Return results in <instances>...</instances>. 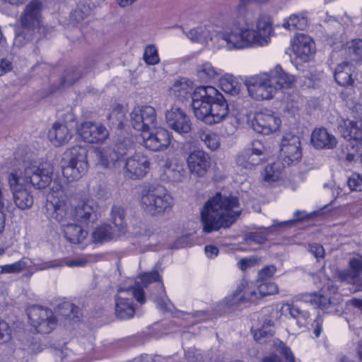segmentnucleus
Instances as JSON below:
<instances>
[{
    "label": "nucleus",
    "instance_id": "f257e3e1",
    "mask_svg": "<svg viewBox=\"0 0 362 362\" xmlns=\"http://www.w3.org/2000/svg\"><path fill=\"white\" fill-rule=\"evenodd\" d=\"M52 174V168L48 164L37 165L36 163L25 164L19 175L11 173L8 181L16 206L21 210L30 209L33 204V197L26 188L27 185L37 189L45 188L51 182Z\"/></svg>",
    "mask_w": 362,
    "mask_h": 362
},
{
    "label": "nucleus",
    "instance_id": "f03ea898",
    "mask_svg": "<svg viewBox=\"0 0 362 362\" xmlns=\"http://www.w3.org/2000/svg\"><path fill=\"white\" fill-rule=\"evenodd\" d=\"M241 211L237 197L216 193L205 203L201 211L204 231L209 233L221 228L230 227Z\"/></svg>",
    "mask_w": 362,
    "mask_h": 362
},
{
    "label": "nucleus",
    "instance_id": "7ed1b4c3",
    "mask_svg": "<svg viewBox=\"0 0 362 362\" xmlns=\"http://www.w3.org/2000/svg\"><path fill=\"white\" fill-rule=\"evenodd\" d=\"M45 209L47 216H51L61 223L64 237L71 244H79L87 236L81 226L73 223V213H68L67 196L62 186L54 181L47 195Z\"/></svg>",
    "mask_w": 362,
    "mask_h": 362
},
{
    "label": "nucleus",
    "instance_id": "20e7f679",
    "mask_svg": "<svg viewBox=\"0 0 362 362\" xmlns=\"http://www.w3.org/2000/svg\"><path fill=\"white\" fill-rule=\"evenodd\" d=\"M272 32L270 17L266 14H261L256 21V30L247 25L246 28L233 29L230 33H219L217 37L224 42L228 49H241L252 45H267Z\"/></svg>",
    "mask_w": 362,
    "mask_h": 362
},
{
    "label": "nucleus",
    "instance_id": "39448f33",
    "mask_svg": "<svg viewBox=\"0 0 362 362\" xmlns=\"http://www.w3.org/2000/svg\"><path fill=\"white\" fill-rule=\"evenodd\" d=\"M160 276L159 273H141L135 280L134 286L127 288L120 287L118 289V293L115 297V314L121 320L132 318L135 313L133 306L132 298L128 296L134 298L139 303H145V296L143 291L144 287H147L148 284L158 282L156 287L158 294L164 292V287L160 282Z\"/></svg>",
    "mask_w": 362,
    "mask_h": 362
},
{
    "label": "nucleus",
    "instance_id": "423d86ee",
    "mask_svg": "<svg viewBox=\"0 0 362 362\" xmlns=\"http://www.w3.org/2000/svg\"><path fill=\"white\" fill-rule=\"evenodd\" d=\"M140 204L146 213L158 216L170 209L173 199L163 187L151 185L142 190Z\"/></svg>",
    "mask_w": 362,
    "mask_h": 362
},
{
    "label": "nucleus",
    "instance_id": "0eeeda50",
    "mask_svg": "<svg viewBox=\"0 0 362 362\" xmlns=\"http://www.w3.org/2000/svg\"><path fill=\"white\" fill-rule=\"evenodd\" d=\"M64 177L69 182L80 179L87 172L88 164L85 148L74 146L63 154L61 162Z\"/></svg>",
    "mask_w": 362,
    "mask_h": 362
},
{
    "label": "nucleus",
    "instance_id": "6e6552de",
    "mask_svg": "<svg viewBox=\"0 0 362 362\" xmlns=\"http://www.w3.org/2000/svg\"><path fill=\"white\" fill-rule=\"evenodd\" d=\"M259 298L255 288H252L249 282L244 278L238 286L236 290L226 296L221 304L230 310H235L243 306L257 303Z\"/></svg>",
    "mask_w": 362,
    "mask_h": 362
},
{
    "label": "nucleus",
    "instance_id": "1a4fd4ad",
    "mask_svg": "<svg viewBox=\"0 0 362 362\" xmlns=\"http://www.w3.org/2000/svg\"><path fill=\"white\" fill-rule=\"evenodd\" d=\"M30 324L41 334H48L56 327L57 319L52 310L42 306L33 305L27 308Z\"/></svg>",
    "mask_w": 362,
    "mask_h": 362
},
{
    "label": "nucleus",
    "instance_id": "9d476101",
    "mask_svg": "<svg viewBox=\"0 0 362 362\" xmlns=\"http://www.w3.org/2000/svg\"><path fill=\"white\" fill-rule=\"evenodd\" d=\"M249 95L256 100H269L276 93L267 72L250 76L245 81Z\"/></svg>",
    "mask_w": 362,
    "mask_h": 362
},
{
    "label": "nucleus",
    "instance_id": "9b49d317",
    "mask_svg": "<svg viewBox=\"0 0 362 362\" xmlns=\"http://www.w3.org/2000/svg\"><path fill=\"white\" fill-rule=\"evenodd\" d=\"M322 275L319 276L318 274L313 276L315 284L318 287V279L320 281L328 280L326 286L321 288L320 293H308L302 296V300L306 302H310L317 305V308L324 310L325 312H329L332 305L335 304L336 302L331 296L332 293L336 291V288L333 286L332 283L327 278L325 273H322Z\"/></svg>",
    "mask_w": 362,
    "mask_h": 362
},
{
    "label": "nucleus",
    "instance_id": "f8f14e48",
    "mask_svg": "<svg viewBox=\"0 0 362 362\" xmlns=\"http://www.w3.org/2000/svg\"><path fill=\"white\" fill-rule=\"evenodd\" d=\"M216 95V89L213 86H199L194 90L192 107L198 119L205 122L207 115L210 113L211 103Z\"/></svg>",
    "mask_w": 362,
    "mask_h": 362
},
{
    "label": "nucleus",
    "instance_id": "ddd939ff",
    "mask_svg": "<svg viewBox=\"0 0 362 362\" xmlns=\"http://www.w3.org/2000/svg\"><path fill=\"white\" fill-rule=\"evenodd\" d=\"M130 116L133 128L142 133L149 132L157 124L156 111L150 105L134 107Z\"/></svg>",
    "mask_w": 362,
    "mask_h": 362
},
{
    "label": "nucleus",
    "instance_id": "4468645a",
    "mask_svg": "<svg viewBox=\"0 0 362 362\" xmlns=\"http://www.w3.org/2000/svg\"><path fill=\"white\" fill-rule=\"evenodd\" d=\"M144 146L153 151L166 150L171 142L170 133L163 127L151 129L148 132L142 133Z\"/></svg>",
    "mask_w": 362,
    "mask_h": 362
},
{
    "label": "nucleus",
    "instance_id": "2eb2a0df",
    "mask_svg": "<svg viewBox=\"0 0 362 362\" xmlns=\"http://www.w3.org/2000/svg\"><path fill=\"white\" fill-rule=\"evenodd\" d=\"M68 213H73V219L83 223H93L97 218L98 205L93 199H83L74 206L67 203Z\"/></svg>",
    "mask_w": 362,
    "mask_h": 362
},
{
    "label": "nucleus",
    "instance_id": "dca6fc26",
    "mask_svg": "<svg viewBox=\"0 0 362 362\" xmlns=\"http://www.w3.org/2000/svg\"><path fill=\"white\" fill-rule=\"evenodd\" d=\"M281 119L271 111L255 113L251 121L252 128L255 132L268 135L277 131L281 125Z\"/></svg>",
    "mask_w": 362,
    "mask_h": 362
},
{
    "label": "nucleus",
    "instance_id": "f3484780",
    "mask_svg": "<svg viewBox=\"0 0 362 362\" xmlns=\"http://www.w3.org/2000/svg\"><path fill=\"white\" fill-rule=\"evenodd\" d=\"M187 168L189 173L196 177H203L211 165L209 155L202 150H194L187 158Z\"/></svg>",
    "mask_w": 362,
    "mask_h": 362
},
{
    "label": "nucleus",
    "instance_id": "a211bd4d",
    "mask_svg": "<svg viewBox=\"0 0 362 362\" xmlns=\"http://www.w3.org/2000/svg\"><path fill=\"white\" fill-rule=\"evenodd\" d=\"M266 148L263 144L258 140L252 143L251 148L241 151L236 157V163L244 168H251L259 164Z\"/></svg>",
    "mask_w": 362,
    "mask_h": 362
},
{
    "label": "nucleus",
    "instance_id": "6ab92c4d",
    "mask_svg": "<svg viewBox=\"0 0 362 362\" xmlns=\"http://www.w3.org/2000/svg\"><path fill=\"white\" fill-rule=\"evenodd\" d=\"M281 155L283 161L289 165L294 161H298L302 156L300 141L298 136L286 134L281 140Z\"/></svg>",
    "mask_w": 362,
    "mask_h": 362
},
{
    "label": "nucleus",
    "instance_id": "aec40b11",
    "mask_svg": "<svg viewBox=\"0 0 362 362\" xmlns=\"http://www.w3.org/2000/svg\"><path fill=\"white\" fill-rule=\"evenodd\" d=\"M165 119L168 127L179 134H186L191 130L190 119L180 107H172L170 110H167Z\"/></svg>",
    "mask_w": 362,
    "mask_h": 362
},
{
    "label": "nucleus",
    "instance_id": "412c9836",
    "mask_svg": "<svg viewBox=\"0 0 362 362\" xmlns=\"http://www.w3.org/2000/svg\"><path fill=\"white\" fill-rule=\"evenodd\" d=\"M78 132L84 141L90 144L103 142L109 134L105 126L89 121L82 123Z\"/></svg>",
    "mask_w": 362,
    "mask_h": 362
},
{
    "label": "nucleus",
    "instance_id": "4be33fe9",
    "mask_svg": "<svg viewBox=\"0 0 362 362\" xmlns=\"http://www.w3.org/2000/svg\"><path fill=\"white\" fill-rule=\"evenodd\" d=\"M213 102L211 103L209 112L207 115L205 123L213 124L218 123L224 119L229 112L228 105L223 96L216 89V97L213 98Z\"/></svg>",
    "mask_w": 362,
    "mask_h": 362
},
{
    "label": "nucleus",
    "instance_id": "5701e85b",
    "mask_svg": "<svg viewBox=\"0 0 362 362\" xmlns=\"http://www.w3.org/2000/svg\"><path fill=\"white\" fill-rule=\"evenodd\" d=\"M127 144L121 143L114 148L106 147L95 151V156L104 167H107L110 163H115L122 159L127 154L130 148Z\"/></svg>",
    "mask_w": 362,
    "mask_h": 362
},
{
    "label": "nucleus",
    "instance_id": "b1692460",
    "mask_svg": "<svg viewBox=\"0 0 362 362\" xmlns=\"http://www.w3.org/2000/svg\"><path fill=\"white\" fill-rule=\"evenodd\" d=\"M353 112L356 121L346 120L344 122L342 134L348 139L362 141V105H355Z\"/></svg>",
    "mask_w": 362,
    "mask_h": 362
},
{
    "label": "nucleus",
    "instance_id": "393cba45",
    "mask_svg": "<svg viewBox=\"0 0 362 362\" xmlns=\"http://www.w3.org/2000/svg\"><path fill=\"white\" fill-rule=\"evenodd\" d=\"M230 33V31L217 32L214 33V26L213 25H206L198 26L195 28L191 29L188 33L187 37L194 42H197L202 44H206L209 40H213L214 39L217 40L220 43L221 47H225L224 42L222 40H218L217 35L219 33Z\"/></svg>",
    "mask_w": 362,
    "mask_h": 362
},
{
    "label": "nucleus",
    "instance_id": "a878e982",
    "mask_svg": "<svg viewBox=\"0 0 362 362\" xmlns=\"http://www.w3.org/2000/svg\"><path fill=\"white\" fill-rule=\"evenodd\" d=\"M41 6L39 0H33L25 6L21 18V23L28 32L33 30L39 25Z\"/></svg>",
    "mask_w": 362,
    "mask_h": 362
},
{
    "label": "nucleus",
    "instance_id": "bb28decb",
    "mask_svg": "<svg viewBox=\"0 0 362 362\" xmlns=\"http://www.w3.org/2000/svg\"><path fill=\"white\" fill-rule=\"evenodd\" d=\"M148 168L149 161L148 158L140 153H135L132 157L128 158L125 163L127 172L132 179L144 177Z\"/></svg>",
    "mask_w": 362,
    "mask_h": 362
},
{
    "label": "nucleus",
    "instance_id": "cd10ccee",
    "mask_svg": "<svg viewBox=\"0 0 362 362\" xmlns=\"http://www.w3.org/2000/svg\"><path fill=\"white\" fill-rule=\"evenodd\" d=\"M310 142L317 149H334L337 144L336 137L325 128H318L313 131Z\"/></svg>",
    "mask_w": 362,
    "mask_h": 362
},
{
    "label": "nucleus",
    "instance_id": "c85d7f7f",
    "mask_svg": "<svg viewBox=\"0 0 362 362\" xmlns=\"http://www.w3.org/2000/svg\"><path fill=\"white\" fill-rule=\"evenodd\" d=\"M292 49L297 57L305 62L315 52V44L310 36L299 34L293 40Z\"/></svg>",
    "mask_w": 362,
    "mask_h": 362
},
{
    "label": "nucleus",
    "instance_id": "c756f323",
    "mask_svg": "<svg viewBox=\"0 0 362 362\" xmlns=\"http://www.w3.org/2000/svg\"><path fill=\"white\" fill-rule=\"evenodd\" d=\"M267 74L269 75L276 92L281 88H291L296 82L295 76L285 72L279 65H276Z\"/></svg>",
    "mask_w": 362,
    "mask_h": 362
},
{
    "label": "nucleus",
    "instance_id": "7c9ffc66",
    "mask_svg": "<svg viewBox=\"0 0 362 362\" xmlns=\"http://www.w3.org/2000/svg\"><path fill=\"white\" fill-rule=\"evenodd\" d=\"M48 138L55 146H59L69 141L71 134L65 124L55 122L48 132Z\"/></svg>",
    "mask_w": 362,
    "mask_h": 362
},
{
    "label": "nucleus",
    "instance_id": "2f4dec72",
    "mask_svg": "<svg viewBox=\"0 0 362 362\" xmlns=\"http://www.w3.org/2000/svg\"><path fill=\"white\" fill-rule=\"evenodd\" d=\"M172 95L180 101H185L189 98H192L193 86L189 80L182 78L174 82L170 88Z\"/></svg>",
    "mask_w": 362,
    "mask_h": 362
},
{
    "label": "nucleus",
    "instance_id": "473e14b6",
    "mask_svg": "<svg viewBox=\"0 0 362 362\" xmlns=\"http://www.w3.org/2000/svg\"><path fill=\"white\" fill-rule=\"evenodd\" d=\"M269 273H258V277L256 281L257 296L259 299L265 296L274 295L278 293V287L276 284L269 281L268 278L272 275L267 276Z\"/></svg>",
    "mask_w": 362,
    "mask_h": 362
},
{
    "label": "nucleus",
    "instance_id": "72a5a7b5",
    "mask_svg": "<svg viewBox=\"0 0 362 362\" xmlns=\"http://www.w3.org/2000/svg\"><path fill=\"white\" fill-rule=\"evenodd\" d=\"M353 65L349 62H343L337 65L334 71V78L341 86H350L353 83Z\"/></svg>",
    "mask_w": 362,
    "mask_h": 362
},
{
    "label": "nucleus",
    "instance_id": "f704fd0d",
    "mask_svg": "<svg viewBox=\"0 0 362 362\" xmlns=\"http://www.w3.org/2000/svg\"><path fill=\"white\" fill-rule=\"evenodd\" d=\"M126 210L122 204H114L110 211V220L119 233H124L127 228Z\"/></svg>",
    "mask_w": 362,
    "mask_h": 362
},
{
    "label": "nucleus",
    "instance_id": "c9c22d12",
    "mask_svg": "<svg viewBox=\"0 0 362 362\" xmlns=\"http://www.w3.org/2000/svg\"><path fill=\"white\" fill-rule=\"evenodd\" d=\"M197 72L198 77L204 82L215 80L221 74V69L214 67L212 64L209 62L198 66Z\"/></svg>",
    "mask_w": 362,
    "mask_h": 362
},
{
    "label": "nucleus",
    "instance_id": "e433bc0d",
    "mask_svg": "<svg viewBox=\"0 0 362 362\" xmlns=\"http://www.w3.org/2000/svg\"><path fill=\"white\" fill-rule=\"evenodd\" d=\"M56 313L64 319L74 320L80 317L81 312L78 306L70 302H64L57 305Z\"/></svg>",
    "mask_w": 362,
    "mask_h": 362
},
{
    "label": "nucleus",
    "instance_id": "4c0bfd02",
    "mask_svg": "<svg viewBox=\"0 0 362 362\" xmlns=\"http://www.w3.org/2000/svg\"><path fill=\"white\" fill-rule=\"evenodd\" d=\"M198 138L211 151L216 150L220 146L218 136L207 129H200L197 132Z\"/></svg>",
    "mask_w": 362,
    "mask_h": 362
},
{
    "label": "nucleus",
    "instance_id": "58836bf2",
    "mask_svg": "<svg viewBox=\"0 0 362 362\" xmlns=\"http://www.w3.org/2000/svg\"><path fill=\"white\" fill-rule=\"evenodd\" d=\"M308 25V19L304 13L300 14H292L285 21L283 26L290 30H304Z\"/></svg>",
    "mask_w": 362,
    "mask_h": 362
},
{
    "label": "nucleus",
    "instance_id": "ea45409f",
    "mask_svg": "<svg viewBox=\"0 0 362 362\" xmlns=\"http://www.w3.org/2000/svg\"><path fill=\"white\" fill-rule=\"evenodd\" d=\"M86 263V261L82 260H64V259H58L54 260L51 262H43L40 264H37V267L35 268L36 270H45L49 269H57L60 268L64 265H67L69 267H76V266H83Z\"/></svg>",
    "mask_w": 362,
    "mask_h": 362
},
{
    "label": "nucleus",
    "instance_id": "a19ab883",
    "mask_svg": "<svg viewBox=\"0 0 362 362\" xmlns=\"http://www.w3.org/2000/svg\"><path fill=\"white\" fill-rule=\"evenodd\" d=\"M273 325L272 320H265L262 327L255 331L253 334L255 340L260 344L267 342L274 334Z\"/></svg>",
    "mask_w": 362,
    "mask_h": 362
},
{
    "label": "nucleus",
    "instance_id": "79ce46f5",
    "mask_svg": "<svg viewBox=\"0 0 362 362\" xmlns=\"http://www.w3.org/2000/svg\"><path fill=\"white\" fill-rule=\"evenodd\" d=\"M281 175V165L280 163H273L264 168L263 178L265 182L273 183L279 180Z\"/></svg>",
    "mask_w": 362,
    "mask_h": 362
},
{
    "label": "nucleus",
    "instance_id": "37998d69",
    "mask_svg": "<svg viewBox=\"0 0 362 362\" xmlns=\"http://www.w3.org/2000/svg\"><path fill=\"white\" fill-rule=\"evenodd\" d=\"M163 176L169 182H180L185 177V170L182 165H170L165 168Z\"/></svg>",
    "mask_w": 362,
    "mask_h": 362
},
{
    "label": "nucleus",
    "instance_id": "c03bdc74",
    "mask_svg": "<svg viewBox=\"0 0 362 362\" xmlns=\"http://www.w3.org/2000/svg\"><path fill=\"white\" fill-rule=\"evenodd\" d=\"M221 89L226 93L238 95L240 92V86L235 78L231 75L225 76L220 79Z\"/></svg>",
    "mask_w": 362,
    "mask_h": 362
},
{
    "label": "nucleus",
    "instance_id": "a18cd8bd",
    "mask_svg": "<svg viewBox=\"0 0 362 362\" xmlns=\"http://www.w3.org/2000/svg\"><path fill=\"white\" fill-rule=\"evenodd\" d=\"M95 242L108 241L114 238L115 235L112 226L105 225L97 228L92 233Z\"/></svg>",
    "mask_w": 362,
    "mask_h": 362
},
{
    "label": "nucleus",
    "instance_id": "49530a36",
    "mask_svg": "<svg viewBox=\"0 0 362 362\" xmlns=\"http://www.w3.org/2000/svg\"><path fill=\"white\" fill-rule=\"evenodd\" d=\"M282 308L288 310L291 316L296 318L298 323L301 325H303L305 320L309 317V313L307 311L301 310L299 308L288 303L284 304Z\"/></svg>",
    "mask_w": 362,
    "mask_h": 362
},
{
    "label": "nucleus",
    "instance_id": "de8ad7c7",
    "mask_svg": "<svg viewBox=\"0 0 362 362\" xmlns=\"http://www.w3.org/2000/svg\"><path fill=\"white\" fill-rule=\"evenodd\" d=\"M33 262L28 258H23L18 262L1 267V272H21L31 269Z\"/></svg>",
    "mask_w": 362,
    "mask_h": 362
},
{
    "label": "nucleus",
    "instance_id": "09e8293b",
    "mask_svg": "<svg viewBox=\"0 0 362 362\" xmlns=\"http://www.w3.org/2000/svg\"><path fill=\"white\" fill-rule=\"evenodd\" d=\"M338 279L354 284L362 289V273H337Z\"/></svg>",
    "mask_w": 362,
    "mask_h": 362
},
{
    "label": "nucleus",
    "instance_id": "8fccbe9b",
    "mask_svg": "<svg viewBox=\"0 0 362 362\" xmlns=\"http://www.w3.org/2000/svg\"><path fill=\"white\" fill-rule=\"evenodd\" d=\"M280 352L284 356L286 362H295L294 356L290 349L282 344L280 347ZM262 362H281L280 358L276 355H271L264 357Z\"/></svg>",
    "mask_w": 362,
    "mask_h": 362
},
{
    "label": "nucleus",
    "instance_id": "3c124183",
    "mask_svg": "<svg viewBox=\"0 0 362 362\" xmlns=\"http://www.w3.org/2000/svg\"><path fill=\"white\" fill-rule=\"evenodd\" d=\"M81 77V71L76 68H71L66 71L62 78V83L64 86L72 85Z\"/></svg>",
    "mask_w": 362,
    "mask_h": 362
},
{
    "label": "nucleus",
    "instance_id": "603ef678",
    "mask_svg": "<svg viewBox=\"0 0 362 362\" xmlns=\"http://www.w3.org/2000/svg\"><path fill=\"white\" fill-rule=\"evenodd\" d=\"M348 49L354 60L362 62V40H353Z\"/></svg>",
    "mask_w": 362,
    "mask_h": 362
},
{
    "label": "nucleus",
    "instance_id": "864d4df0",
    "mask_svg": "<svg viewBox=\"0 0 362 362\" xmlns=\"http://www.w3.org/2000/svg\"><path fill=\"white\" fill-rule=\"evenodd\" d=\"M144 59L148 64L155 65L159 62L158 51L154 45H148L144 51Z\"/></svg>",
    "mask_w": 362,
    "mask_h": 362
},
{
    "label": "nucleus",
    "instance_id": "5fc2aeb1",
    "mask_svg": "<svg viewBox=\"0 0 362 362\" xmlns=\"http://www.w3.org/2000/svg\"><path fill=\"white\" fill-rule=\"evenodd\" d=\"M125 115L121 108L114 109L108 116V119L111 121L112 125L118 129L123 128Z\"/></svg>",
    "mask_w": 362,
    "mask_h": 362
},
{
    "label": "nucleus",
    "instance_id": "6e6d98bb",
    "mask_svg": "<svg viewBox=\"0 0 362 362\" xmlns=\"http://www.w3.org/2000/svg\"><path fill=\"white\" fill-rule=\"evenodd\" d=\"M260 258L257 256H252L247 258H242L238 262L239 268L245 271L248 269H251L252 267L255 265H258L259 264Z\"/></svg>",
    "mask_w": 362,
    "mask_h": 362
},
{
    "label": "nucleus",
    "instance_id": "4d7b16f0",
    "mask_svg": "<svg viewBox=\"0 0 362 362\" xmlns=\"http://www.w3.org/2000/svg\"><path fill=\"white\" fill-rule=\"evenodd\" d=\"M347 185L351 191H361L362 190V178L359 175H353L349 178Z\"/></svg>",
    "mask_w": 362,
    "mask_h": 362
},
{
    "label": "nucleus",
    "instance_id": "13d9d810",
    "mask_svg": "<svg viewBox=\"0 0 362 362\" xmlns=\"http://www.w3.org/2000/svg\"><path fill=\"white\" fill-rule=\"evenodd\" d=\"M11 329L8 324L0 318V341H6L10 339Z\"/></svg>",
    "mask_w": 362,
    "mask_h": 362
},
{
    "label": "nucleus",
    "instance_id": "bf43d9fd",
    "mask_svg": "<svg viewBox=\"0 0 362 362\" xmlns=\"http://www.w3.org/2000/svg\"><path fill=\"white\" fill-rule=\"evenodd\" d=\"M12 204L6 197V190L0 187V209L9 211Z\"/></svg>",
    "mask_w": 362,
    "mask_h": 362
},
{
    "label": "nucleus",
    "instance_id": "052dcab7",
    "mask_svg": "<svg viewBox=\"0 0 362 362\" xmlns=\"http://www.w3.org/2000/svg\"><path fill=\"white\" fill-rule=\"evenodd\" d=\"M349 266L354 272H361L362 270V256L352 257L349 260Z\"/></svg>",
    "mask_w": 362,
    "mask_h": 362
},
{
    "label": "nucleus",
    "instance_id": "680f3d73",
    "mask_svg": "<svg viewBox=\"0 0 362 362\" xmlns=\"http://www.w3.org/2000/svg\"><path fill=\"white\" fill-rule=\"evenodd\" d=\"M247 239L259 244H262L267 240L266 235L262 233H250L247 235Z\"/></svg>",
    "mask_w": 362,
    "mask_h": 362
},
{
    "label": "nucleus",
    "instance_id": "e2e57ef3",
    "mask_svg": "<svg viewBox=\"0 0 362 362\" xmlns=\"http://www.w3.org/2000/svg\"><path fill=\"white\" fill-rule=\"evenodd\" d=\"M110 196V192L109 189L103 185H99L96 190V197L99 199H107Z\"/></svg>",
    "mask_w": 362,
    "mask_h": 362
},
{
    "label": "nucleus",
    "instance_id": "0e129e2a",
    "mask_svg": "<svg viewBox=\"0 0 362 362\" xmlns=\"http://www.w3.org/2000/svg\"><path fill=\"white\" fill-rule=\"evenodd\" d=\"M310 251L316 258L323 257L325 253L322 246L317 243L310 245Z\"/></svg>",
    "mask_w": 362,
    "mask_h": 362
},
{
    "label": "nucleus",
    "instance_id": "69168bd1",
    "mask_svg": "<svg viewBox=\"0 0 362 362\" xmlns=\"http://www.w3.org/2000/svg\"><path fill=\"white\" fill-rule=\"evenodd\" d=\"M322 319L318 315L312 324L313 332L316 337H320L322 332Z\"/></svg>",
    "mask_w": 362,
    "mask_h": 362
},
{
    "label": "nucleus",
    "instance_id": "338daca9",
    "mask_svg": "<svg viewBox=\"0 0 362 362\" xmlns=\"http://www.w3.org/2000/svg\"><path fill=\"white\" fill-rule=\"evenodd\" d=\"M12 69L11 62L6 59L0 61V76L6 74Z\"/></svg>",
    "mask_w": 362,
    "mask_h": 362
},
{
    "label": "nucleus",
    "instance_id": "774afa93",
    "mask_svg": "<svg viewBox=\"0 0 362 362\" xmlns=\"http://www.w3.org/2000/svg\"><path fill=\"white\" fill-rule=\"evenodd\" d=\"M205 253L209 257H213L216 256L218 252V249L216 246L214 245H206L204 248Z\"/></svg>",
    "mask_w": 362,
    "mask_h": 362
}]
</instances>
